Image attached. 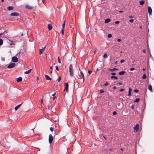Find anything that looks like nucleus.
Segmentation results:
<instances>
[{
    "label": "nucleus",
    "instance_id": "42",
    "mask_svg": "<svg viewBox=\"0 0 154 154\" xmlns=\"http://www.w3.org/2000/svg\"><path fill=\"white\" fill-rule=\"evenodd\" d=\"M135 69L134 68H131L130 69V71H133Z\"/></svg>",
    "mask_w": 154,
    "mask_h": 154
},
{
    "label": "nucleus",
    "instance_id": "62",
    "mask_svg": "<svg viewBox=\"0 0 154 154\" xmlns=\"http://www.w3.org/2000/svg\"><path fill=\"white\" fill-rule=\"evenodd\" d=\"M53 98V100H54L55 99V97H54Z\"/></svg>",
    "mask_w": 154,
    "mask_h": 154
},
{
    "label": "nucleus",
    "instance_id": "25",
    "mask_svg": "<svg viewBox=\"0 0 154 154\" xmlns=\"http://www.w3.org/2000/svg\"><path fill=\"white\" fill-rule=\"evenodd\" d=\"M52 70H53V69H52V67L51 66H50V73H51V74L52 73Z\"/></svg>",
    "mask_w": 154,
    "mask_h": 154
},
{
    "label": "nucleus",
    "instance_id": "48",
    "mask_svg": "<svg viewBox=\"0 0 154 154\" xmlns=\"http://www.w3.org/2000/svg\"><path fill=\"white\" fill-rule=\"evenodd\" d=\"M124 89H122L120 90L119 91L121 92V91H124Z\"/></svg>",
    "mask_w": 154,
    "mask_h": 154
},
{
    "label": "nucleus",
    "instance_id": "56",
    "mask_svg": "<svg viewBox=\"0 0 154 154\" xmlns=\"http://www.w3.org/2000/svg\"><path fill=\"white\" fill-rule=\"evenodd\" d=\"M131 107L133 109H134V105H132L131 106Z\"/></svg>",
    "mask_w": 154,
    "mask_h": 154
},
{
    "label": "nucleus",
    "instance_id": "7",
    "mask_svg": "<svg viewBox=\"0 0 154 154\" xmlns=\"http://www.w3.org/2000/svg\"><path fill=\"white\" fill-rule=\"evenodd\" d=\"M25 7L26 8L28 9H30V10L32 9L33 8V7H32L31 6L29 5H26L25 6Z\"/></svg>",
    "mask_w": 154,
    "mask_h": 154
},
{
    "label": "nucleus",
    "instance_id": "33",
    "mask_svg": "<svg viewBox=\"0 0 154 154\" xmlns=\"http://www.w3.org/2000/svg\"><path fill=\"white\" fill-rule=\"evenodd\" d=\"M106 57H107V54L106 53H105L103 55V57L104 58H106Z\"/></svg>",
    "mask_w": 154,
    "mask_h": 154
},
{
    "label": "nucleus",
    "instance_id": "22",
    "mask_svg": "<svg viewBox=\"0 0 154 154\" xmlns=\"http://www.w3.org/2000/svg\"><path fill=\"white\" fill-rule=\"evenodd\" d=\"M116 70H118V69L117 68H114L113 69H109V71H110L111 72H113Z\"/></svg>",
    "mask_w": 154,
    "mask_h": 154
},
{
    "label": "nucleus",
    "instance_id": "24",
    "mask_svg": "<svg viewBox=\"0 0 154 154\" xmlns=\"http://www.w3.org/2000/svg\"><path fill=\"white\" fill-rule=\"evenodd\" d=\"M65 21H64L63 23L62 24V29H64L65 26Z\"/></svg>",
    "mask_w": 154,
    "mask_h": 154
},
{
    "label": "nucleus",
    "instance_id": "38",
    "mask_svg": "<svg viewBox=\"0 0 154 154\" xmlns=\"http://www.w3.org/2000/svg\"><path fill=\"white\" fill-rule=\"evenodd\" d=\"M101 69V68L99 67V68H97L96 69L97 72L98 71L100 70Z\"/></svg>",
    "mask_w": 154,
    "mask_h": 154
},
{
    "label": "nucleus",
    "instance_id": "15",
    "mask_svg": "<svg viewBox=\"0 0 154 154\" xmlns=\"http://www.w3.org/2000/svg\"><path fill=\"white\" fill-rule=\"evenodd\" d=\"M45 77L46 80H51V78L47 75H45Z\"/></svg>",
    "mask_w": 154,
    "mask_h": 154
},
{
    "label": "nucleus",
    "instance_id": "14",
    "mask_svg": "<svg viewBox=\"0 0 154 154\" xmlns=\"http://www.w3.org/2000/svg\"><path fill=\"white\" fill-rule=\"evenodd\" d=\"M52 25L51 24H49L48 25V28L49 30H51L52 29Z\"/></svg>",
    "mask_w": 154,
    "mask_h": 154
},
{
    "label": "nucleus",
    "instance_id": "6",
    "mask_svg": "<svg viewBox=\"0 0 154 154\" xmlns=\"http://www.w3.org/2000/svg\"><path fill=\"white\" fill-rule=\"evenodd\" d=\"M148 10L149 14L151 15L152 13V9L150 6H148Z\"/></svg>",
    "mask_w": 154,
    "mask_h": 154
},
{
    "label": "nucleus",
    "instance_id": "8",
    "mask_svg": "<svg viewBox=\"0 0 154 154\" xmlns=\"http://www.w3.org/2000/svg\"><path fill=\"white\" fill-rule=\"evenodd\" d=\"M65 87L64 88V90H65L66 91H68V87H69V85H68V83H65Z\"/></svg>",
    "mask_w": 154,
    "mask_h": 154
},
{
    "label": "nucleus",
    "instance_id": "53",
    "mask_svg": "<svg viewBox=\"0 0 154 154\" xmlns=\"http://www.w3.org/2000/svg\"><path fill=\"white\" fill-rule=\"evenodd\" d=\"M129 18H133V16H129Z\"/></svg>",
    "mask_w": 154,
    "mask_h": 154
},
{
    "label": "nucleus",
    "instance_id": "26",
    "mask_svg": "<svg viewBox=\"0 0 154 154\" xmlns=\"http://www.w3.org/2000/svg\"><path fill=\"white\" fill-rule=\"evenodd\" d=\"M111 79H113L114 78L116 79H118V77L116 76H112L111 77Z\"/></svg>",
    "mask_w": 154,
    "mask_h": 154
},
{
    "label": "nucleus",
    "instance_id": "5",
    "mask_svg": "<svg viewBox=\"0 0 154 154\" xmlns=\"http://www.w3.org/2000/svg\"><path fill=\"white\" fill-rule=\"evenodd\" d=\"M45 46L44 47H42V49H39V54L40 55L42 54L44 51L45 50Z\"/></svg>",
    "mask_w": 154,
    "mask_h": 154
},
{
    "label": "nucleus",
    "instance_id": "59",
    "mask_svg": "<svg viewBox=\"0 0 154 154\" xmlns=\"http://www.w3.org/2000/svg\"><path fill=\"white\" fill-rule=\"evenodd\" d=\"M119 12L120 13H122L123 12V11H119Z\"/></svg>",
    "mask_w": 154,
    "mask_h": 154
},
{
    "label": "nucleus",
    "instance_id": "16",
    "mask_svg": "<svg viewBox=\"0 0 154 154\" xmlns=\"http://www.w3.org/2000/svg\"><path fill=\"white\" fill-rule=\"evenodd\" d=\"M148 89L151 92H152V86L150 85H149L148 86Z\"/></svg>",
    "mask_w": 154,
    "mask_h": 154
},
{
    "label": "nucleus",
    "instance_id": "51",
    "mask_svg": "<svg viewBox=\"0 0 154 154\" xmlns=\"http://www.w3.org/2000/svg\"><path fill=\"white\" fill-rule=\"evenodd\" d=\"M117 41L119 42H120L121 41V39H117Z\"/></svg>",
    "mask_w": 154,
    "mask_h": 154
},
{
    "label": "nucleus",
    "instance_id": "37",
    "mask_svg": "<svg viewBox=\"0 0 154 154\" xmlns=\"http://www.w3.org/2000/svg\"><path fill=\"white\" fill-rule=\"evenodd\" d=\"M134 91L136 93H138V90L137 89H135L134 90Z\"/></svg>",
    "mask_w": 154,
    "mask_h": 154
},
{
    "label": "nucleus",
    "instance_id": "13",
    "mask_svg": "<svg viewBox=\"0 0 154 154\" xmlns=\"http://www.w3.org/2000/svg\"><path fill=\"white\" fill-rule=\"evenodd\" d=\"M22 78L21 77H20L18 78H17V79L16 80L17 81V82H20L22 81Z\"/></svg>",
    "mask_w": 154,
    "mask_h": 154
},
{
    "label": "nucleus",
    "instance_id": "52",
    "mask_svg": "<svg viewBox=\"0 0 154 154\" xmlns=\"http://www.w3.org/2000/svg\"><path fill=\"white\" fill-rule=\"evenodd\" d=\"M143 52L144 53H145L146 52V50L145 49H143Z\"/></svg>",
    "mask_w": 154,
    "mask_h": 154
},
{
    "label": "nucleus",
    "instance_id": "58",
    "mask_svg": "<svg viewBox=\"0 0 154 154\" xmlns=\"http://www.w3.org/2000/svg\"><path fill=\"white\" fill-rule=\"evenodd\" d=\"M11 43H10V45H12V44H14L12 43V41H11Z\"/></svg>",
    "mask_w": 154,
    "mask_h": 154
},
{
    "label": "nucleus",
    "instance_id": "36",
    "mask_svg": "<svg viewBox=\"0 0 154 154\" xmlns=\"http://www.w3.org/2000/svg\"><path fill=\"white\" fill-rule=\"evenodd\" d=\"M125 62V60H122L121 61H120V63H122L123 62Z\"/></svg>",
    "mask_w": 154,
    "mask_h": 154
},
{
    "label": "nucleus",
    "instance_id": "63",
    "mask_svg": "<svg viewBox=\"0 0 154 154\" xmlns=\"http://www.w3.org/2000/svg\"><path fill=\"white\" fill-rule=\"evenodd\" d=\"M3 33H1L0 34V35H3Z\"/></svg>",
    "mask_w": 154,
    "mask_h": 154
},
{
    "label": "nucleus",
    "instance_id": "44",
    "mask_svg": "<svg viewBox=\"0 0 154 154\" xmlns=\"http://www.w3.org/2000/svg\"><path fill=\"white\" fill-rule=\"evenodd\" d=\"M55 68H56V70H57V71H58L59 70V68H58V67H57V66H56L55 67Z\"/></svg>",
    "mask_w": 154,
    "mask_h": 154
},
{
    "label": "nucleus",
    "instance_id": "3",
    "mask_svg": "<svg viewBox=\"0 0 154 154\" xmlns=\"http://www.w3.org/2000/svg\"><path fill=\"white\" fill-rule=\"evenodd\" d=\"M15 66V64L14 63H12L10 64H9L8 66L7 67L8 68L11 69L14 67Z\"/></svg>",
    "mask_w": 154,
    "mask_h": 154
},
{
    "label": "nucleus",
    "instance_id": "60",
    "mask_svg": "<svg viewBox=\"0 0 154 154\" xmlns=\"http://www.w3.org/2000/svg\"><path fill=\"white\" fill-rule=\"evenodd\" d=\"M145 70H146V69H145V68H143V71H145Z\"/></svg>",
    "mask_w": 154,
    "mask_h": 154
},
{
    "label": "nucleus",
    "instance_id": "11",
    "mask_svg": "<svg viewBox=\"0 0 154 154\" xmlns=\"http://www.w3.org/2000/svg\"><path fill=\"white\" fill-rule=\"evenodd\" d=\"M23 103H22L21 104L18 105L15 108V111L17 110L21 106Z\"/></svg>",
    "mask_w": 154,
    "mask_h": 154
},
{
    "label": "nucleus",
    "instance_id": "46",
    "mask_svg": "<svg viewBox=\"0 0 154 154\" xmlns=\"http://www.w3.org/2000/svg\"><path fill=\"white\" fill-rule=\"evenodd\" d=\"M88 73H89V74H91L92 72V71L91 70H88Z\"/></svg>",
    "mask_w": 154,
    "mask_h": 154
},
{
    "label": "nucleus",
    "instance_id": "28",
    "mask_svg": "<svg viewBox=\"0 0 154 154\" xmlns=\"http://www.w3.org/2000/svg\"><path fill=\"white\" fill-rule=\"evenodd\" d=\"M140 99L138 98H137L134 101L135 102H138L139 101Z\"/></svg>",
    "mask_w": 154,
    "mask_h": 154
},
{
    "label": "nucleus",
    "instance_id": "18",
    "mask_svg": "<svg viewBox=\"0 0 154 154\" xmlns=\"http://www.w3.org/2000/svg\"><path fill=\"white\" fill-rule=\"evenodd\" d=\"M110 20V19L109 18L106 19L105 21V23H107L109 22Z\"/></svg>",
    "mask_w": 154,
    "mask_h": 154
},
{
    "label": "nucleus",
    "instance_id": "30",
    "mask_svg": "<svg viewBox=\"0 0 154 154\" xmlns=\"http://www.w3.org/2000/svg\"><path fill=\"white\" fill-rule=\"evenodd\" d=\"M57 60H58V63H59V64H60L61 63V61H60V59L59 58V57H58L57 58Z\"/></svg>",
    "mask_w": 154,
    "mask_h": 154
},
{
    "label": "nucleus",
    "instance_id": "40",
    "mask_svg": "<svg viewBox=\"0 0 154 154\" xmlns=\"http://www.w3.org/2000/svg\"><path fill=\"white\" fill-rule=\"evenodd\" d=\"M53 128L52 127H51L50 128V130L51 131H53Z\"/></svg>",
    "mask_w": 154,
    "mask_h": 154
},
{
    "label": "nucleus",
    "instance_id": "17",
    "mask_svg": "<svg viewBox=\"0 0 154 154\" xmlns=\"http://www.w3.org/2000/svg\"><path fill=\"white\" fill-rule=\"evenodd\" d=\"M132 91V89L131 88H130L129 90L128 95L130 96L131 95V92Z\"/></svg>",
    "mask_w": 154,
    "mask_h": 154
},
{
    "label": "nucleus",
    "instance_id": "21",
    "mask_svg": "<svg viewBox=\"0 0 154 154\" xmlns=\"http://www.w3.org/2000/svg\"><path fill=\"white\" fill-rule=\"evenodd\" d=\"M144 3H145V1L143 0L140 1V4L141 5H143L144 4Z\"/></svg>",
    "mask_w": 154,
    "mask_h": 154
},
{
    "label": "nucleus",
    "instance_id": "10",
    "mask_svg": "<svg viewBox=\"0 0 154 154\" xmlns=\"http://www.w3.org/2000/svg\"><path fill=\"white\" fill-rule=\"evenodd\" d=\"M10 15L11 16H18L19 14L18 13L14 12L11 13Z\"/></svg>",
    "mask_w": 154,
    "mask_h": 154
},
{
    "label": "nucleus",
    "instance_id": "4",
    "mask_svg": "<svg viewBox=\"0 0 154 154\" xmlns=\"http://www.w3.org/2000/svg\"><path fill=\"white\" fill-rule=\"evenodd\" d=\"M12 60L14 62L16 63L18 61V59L16 57H12Z\"/></svg>",
    "mask_w": 154,
    "mask_h": 154
},
{
    "label": "nucleus",
    "instance_id": "55",
    "mask_svg": "<svg viewBox=\"0 0 154 154\" xmlns=\"http://www.w3.org/2000/svg\"><path fill=\"white\" fill-rule=\"evenodd\" d=\"M56 93L54 92L52 95V96H54L55 95Z\"/></svg>",
    "mask_w": 154,
    "mask_h": 154
},
{
    "label": "nucleus",
    "instance_id": "20",
    "mask_svg": "<svg viewBox=\"0 0 154 154\" xmlns=\"http://www.w3.org/2000/svg\"><path fill=\"white\" fill-rule=\"evenodd\" d=\"M32 70V69H30L29 70H28V71H26L25 72H24V73L25 74H29V73L30 72H31Z\"/></svg>",
    "mask_w": 154,
    "mask_h": 154
},
{
    "label": "nucleus",
    "instance_id": "35",
    "mask_svg": "<svg viewBox=\"0 0 154 154\" xmlns=\"http://www.w3.org/2000/svg\"><path fill=\"white\" fill-rule=\"evenodd\" d=\"M109 84V83L108 82H106L105 84H104V86H106L107 85H108Z\"/></svg>",
    "mask_w": 154,
    "mask_h": 154
},
{
    "label": "nucleus",
    "instance_id": "39",
    "mask_svg": "<svg viewBox=\"0 0 154 154\" xmlns=\"http://www.w3.org/2000/svg\"><path fill=\"white\" fill-rule=\"evenodd\" d=\"M117 114V113L116 112V111H114L113 112V115H116Z\"/></svg>",
    "mask_w": 154,
    "mask_h": 154
},
{
    "label": "nucleus",
    "instance_id": "19",
    "mask_svg": "<svg viewBox=\"0 0 154 154\" xmlns=\"http://www.w3.org/2000/svg\"><path fill=\"white\" fill-rule=\"evenodd\" d=\"M7 9L8 11H11V10H13V7L12 6H8L7 8Z\"/></svg>",
    "mask_w": 154,
    "mask_h": 154
},
{
    "label": "nucleus",
    "instance_id": "9",
    "mask_svg": "<svg viewBox=\"0 0 154 154\" xmlns=\"http://www.w3.org/2000/svg\"><path fill=\"white\" fill-rule=\"evenodd\" d=\"M139 125L138 124H137L134 127V130H136V132H137L138 131Z\"/></svg>",
    "mask_w": 154,
    "mask_h": 154
},
{
    "label": "nucleus",
    "instance_id": "32",
    "mask_svg": "<svg viewBox=\"0 0 154 154\" xmlns=\"http://www.w3.org/2000/svg\"><path fill=\"white\" fill-rule=\"evenodd\" d=\"M61 33L63 35H64V29H61Z\"/></svg>",
    "mask_w": 154,
    "mask_h": 154
},
{
    "label": "nucleus",
    "instance_id": "34",
    "mask_svg": "<svg viewBox=\"0 0 154 154\" xmlns=\"http://www.w3.org/2000/svg\"><path fill=\"white\" fill-rule=\"evenodd\" d=\"M61 79V77H60V76H59V78H58V82H60V81Z\"/></svg>",
    "mask_w": 154,
    "mask_h": 154
},
{
    "label": "nucleus",
    "instance_id": "43",
    "mask_svg": "<svg viewBox=\"0 0 154 154\" xmlns=\"http://www.w3.org/2000/svg\"><path fill=\"white\" fill-rule=\"evenodd\" d=\"M104 92V91L103 90H100V92L101 93H103V92Z\"/></svg>",
    "mask_w": 154,
    "mask_h": 154
},
{
    "label": "nucleus",
    "instance_id": "57",
    "mask_svg": "<svg viewBox=\"0 0 154 154\" xmlns=\"http://www.w3.org/2000/svg\"><path fill=\"white\" fill-rule=\"evenodd\" d=\"M117 88L116 87V86H114L113 87V88L114 89H116Z\"/></svg>",
    "mask_w": 154,
    "mask_h": 154
},
{
    "label": "nucleus",
    "instance_id": "31",
    "mask_svg": "<svg viewBox=\"0 0 154 154\" xmlns=\"http://www.w3.org/2000/svg\"><path fill=\"white\" fill-rule=\"evenodd\" d=\"M112 37V35L111 34H109L108 35V37L109 38H111Z\"/></svg>",
    "mask_w": 154,
    "mask_h": 154
},
{
    "label": "nucleus",
    "instance_id": "45",
    "mask_svg": "<svg viewBox=\"0 0 154 154\" xmlns=\"http://www.w3.org/2000/svg\"><path fill=\"white\" fill-rule=\"evenodd\" d=\"M134 21V20L133 19H131L129 20V22H133Z\"/></svg>",
    "mask_w": 154,
    "mask_h": 154
},
{
    "label": "nucleus",
    "instance_id": "61",
    "mask_svg": "<svg viewBox=\"0 0 154 154\" xmlns=\"http://www.w3.org/2000/svg\"><path fill=\"white\" fill-rule=\"evenodd\" d=\"M119 84V85H122V83H118Z\"/></svg>",
    "mask_w": 154,
    "mask_h": 154
},
{
    "label": "nucleus",
    "instance_id": "1",
    "mask_svg": "<svg viewBox=\"0 0 154 154\" xmlns=\"http://www.w3.org/2000/svg\"><path fill=\"white\" fill-rule=\"evenodd\" d=\"M69 72L70 76L71 77L73 76L74 75L73 68L71 64H70L69 66Z\"/></svg>",
    "mask_w": 154,
    "mask_h": 154
},
{
    "label": "nucleus",
    "instance_id": "23",
    "mask_svg": "<svg viewBox=\"0 0 154 154\" xmlns=\"http://www.w3.org/2000/svg\"><path fill=\"white\" fill-rule=\"evenodd\" d=\"M125 72L124 71H122L119 72V74L120 75H123L125 73Z\"/></svg>",
    "mask_w": 154,
    "mask_h": 154
},
{
    "label": "nucleus",
    "instance_id": "29",
    "mask_svg": "<svg viewBox=\"0 0 154 154\" xmlns=\"http://www.w3.org/2000/svg\"><path fill=\"white\" fill-rule=\"evenodd\" d=\"M3 43V40L2 39H0V45H2Z\"/></svg>",
    "mask_w": 154,
    "mask_h": 154
},
{
    "label": "nucleus",
    "instance_id": "49",
    "mask_svg": "<svg viewBox=\"0 0 154 154\" xmlns=\"http://www.w3.org/2000/svg\"><path fill=\"white\" fill-rule=\"evenodd\" d=\"M45 0H42V2L44 4L45 3Z\"/></svg>",
    "mask_w": 154,
    "mask_h": 154
},
{
    "label": "nucleus",
    "instance_id": "54",
    "mask_svg": "<svg viewBox=\"0 0 154 154\" xmlns=\"http://www.w3.org/2000/svg\"><path fill=\"white\" fill-rule=\"evenodd\" d=\"M43 99H41V103H43Z\"/></svg>",
    "mask_w": 154,
    "mask_h": 154
},
{
    "label": "nucleus",
    "instance_id": "2",
    "mask_svg": "<svg viewBox=\"0 0 154 154\" xmlns=\"http://www.w3.org/2000/svg\"><path fill=\"white\" fill-rule=\"evenodd\" d=\"M53 140V137L51 134L49 135L48 138L49 142L50 144H51Z\"/></svg>",
    "mask_w": 154,
    "mask_h": 154
},
{
    "label": "nucleus",
    "instance_id": "12",
    "mask_svg": "<svg viewBox=\"0 0 154 154\" xmlns=\"http://www.w3.org/2000/svg\"><path fill=\"white\" fill-rule=\"evenodd\" d=\"M80 73L81 76L83 78V82H84V80H85V77H84V74H83V72L82 71L80 72Z\"/></svg>",
    "mask_w": 154,
    "mask_h": 154
},
{
    "label": "nucleus",
    "instance_id": "64",
    "mask_svg": "<svg viewBox=\"0 0 154 154\" xmlns=\"http://www.w3.org/2000/svg\"><path fill=\"white\" fill-rule=\"evenodd\" d=\"M32 130L33 131V133H34V131L33 129H32Z\"/></svg>",
    "mask_w": 154,
    "mask_h": 154
},
{
    "label": "nucleus",
    "instance_id": "50",
    "mask_svg": "<svg viewBox=\"0 0 154 154\" xmlns=\"http://www.w3.org/2000/svg\"><path fill=\"white\" fill-rule=\"evenodd\" d=\"M97 49L95 48V50L94 51V53H95L96 52H97Z\"/></svg>",
    "mask_w": 154,
    "mask_h": 154
},
{
    "label": "nucleus",
    "instance_id": "41",
    "mask_svg": "<svg viewBox=\"0 0 154 154\" xmlns=\"http://www.w3.org/2000/svg\"><path fill=\"white\" fill-rule=\"evenodd\" d=\"M111 75H116V73L115 72H112L111 73Z\"/></svg>",
    "mask_w": 154,
    "mask_h": 154
},
{
    "label": "nucleus",
    "instance_id": "27",
    "mask_svg": "<svg viewBox=\"0 0 154 154\" xmlns=\"http://www.w3.org/2000/svg\"><path fill=\"white\" fill-rule=\"evenodd\" d=\"M146 75L145 73V74H144V75H143L142 77V78L143 79H146Z\"/></svg>",
    "mask_w": 154,
    "mask_h": 154
},
{
    "label": "nucleus",
    "instance_id": "47",
    "mask_svg": "<svg viewBox=\"0 0 154 154\" xmlns=\"http://www.w3.org/2000/svg\"><path fill=\"white\" fill-rule=\"evenodd\" d=\"M119 23V21H116L115 23H116V24H118Z\"/></svg>",
    "mask_w": 154,
    "mask_h": 154
}]
</instances>
